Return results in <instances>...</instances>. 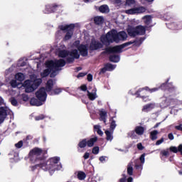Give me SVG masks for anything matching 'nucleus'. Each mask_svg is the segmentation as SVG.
Segmentation results:
<instances>
[{"mask_svg": "<svg viewBox=\"0 0 182 182\" xmlns=\"http://www.w3.org/2000/svg\"><path fill=\"white\" fill-rule=\"evenodd\" d=\"M126 39H127V33L125 31L117 33L116 30H112L107 35H103L100 38L102 43L106 46H109L113 42L119 43L121 41H126Z\"/></svg>", "mask_w": 182, "mask_h": 182, "instance_id": "3", "label": "nucleus"}, {"mask_svg": "<svg viewBox=\"0 0 182 182\" xmlns=\"http://www.w3.org/2000/svg\"><path fill=\"white\" fill-rule=\"evenodd\" d=\"M169 150L172 151L173 153H177L178 151H180L181 154L182 155V144H181L178 148L176 146H171L169 148Z\"/></svg>", "mask_w": 182, "mask_h": 182, "instance_id": "26", "label": "nucleus"}, {"mask_svg": "<svg viewBox=\"0 0 182 182\" xmlns=\"http://www.w3.org/2000/svg\"><path fill=\"white\" fill-rule=\"evenodd\" d=\"M114 3L117 4H122V0H114Z\"/></svg>", "mask_w": 182, "mask_h": 182, "instance_id": "63", "label": "nucleus"}, {"mask_svg": "<svg viewBox=\"0 0 182 182\" xmlns=\"http://www.w3.org/2000/svg\"><path fill=\"white\" fill-rule=\"evenodd\" d=\"M87 146V139H84L78 143V151H81L80 149H85Z\"/></svg>", "mask_w": 182, "mask_h": 182, "instance_id": "25", "label": "nucleus"}, {"mask_svg": "<svg viewBox=\"0 0 182 182\" xmlns=\"http://www.w3.org/2000/svg\"><path fill=\"white\" fill-rule=\"evenodd\" d=\"M10 85L11 87H16L18 85H20V83L18 82V80H12L10 82Z\"/></svg>", "mask_w": 182, "mask_h": 182, "instance_id": "39", "label": "nucleus"}, {"mask_svg": "<svg viewBox=\"0 0 182 182\" xmlns=\"http://www.w3.org/2000/svg\"><path fill=\"white\" fill-rule=\"evenodd\" d=\"M106 71H107V68H106V65H105V68H103L100 70V75L106 73Z\"/></svg>", "mask_w": 182, "mask_h": 182, "instance_id": "52", "label": "nucleus"}, {"mask_svg": "<svg viewBox=\"0 0 182 182\" xmlns=\"http://www.w3.org/2000/svg\"><path fill=\"white\" fill-rule=\"evenodd\" d=\"M46 92L50 96H55L62 93V88L57 87L53 90V80H49L46 84Z\"/></svg>", "mask_w": 182, "mask_h": 182, "instance_id": "11", "label": "nucleus"}, {"mask_svg": "<svg viewBox=\"0 0 182 182\" xmlns=\"http://www.w3.org/2000/svg\"><path fill=\"white\" fill-rule=\"evenodd\" d=\"M103 48V44L99 41L92 39L90 46V49L91 50H97V49H102Z\"/></svg>", "mask_w": 182, "mask_h": 182, "instance_id": "17", "label": "nucleus"}, {"mask_svg": "<svg viewBox=\"0 0 182 182\" xmlns=\"http://www.w3.org/2000/svg\"><path fill=\"white\" fill-rule=\"evenodd\" d=\"M94 22L96 23V25H102V23L105 22V18L103 16H96L94 18Z\"/></svg>", "mask_w": 182, "mask_h": 182, "instance_id": "29", "label": "nucleus"}, {"mask_svg": "<svg viewBox=\"0 0 182 182\" xmlns=\"http://www.w3.org/2000/svg\"><path fill=\"white\" fill-rule=\"evenodd\" d=\"M94 130L95 132H97V134L100 136H103V132H102V129H100V125H95Z\"/></svg>", "mask_w": 182, "mask_h": 182, "instance_id": "38", "label": "nucleus"}, {"mask_svg": "<svg viewBox=\"0 0 182 182\" xmlns=\"http://www.w3.org/2000/svg\"><path fill=\"white\" fill-rule=\"evenodd\" d=\"M92 154H99V147L95 146L92 149Z\"/></svg>", "mask_w": 182, "mask_h": 182, "instance_id": "47", "label": "nucleus"}, {"mask_svg": "<svg viewBox=\"0 0 182 182\" xmlns=\"http://www.w3.org/2000/svg\"><path fill=\"white\" fill-rule=\"evenodd\" d=\"M100 120L104 122V123H106V117L107 116V113L106 112V111H100Z\"/></svg>", "mask_w": 182, "mask_h": 182, "instance_id": "35", "label": "nucleus"}, {"mask_svg": "<svg viewBox=\"0 0 182 182\" xmlns=\"http://www.w3.org/2000/svg\"><path fill=\"white\" fill-rule=\"evenodd\" d=\"M96 141H97V137L91 138L87 140V145L88 146V147H93Z\"/></svg>", "mask_w": 182, "mask_h": 182, "instance_id": "28", "label": "nucleus"}, {"mask_svg": "<svg viewBox=\"0 0 182 182\" xmlns=\"http://www.w3.org/2000/svg\"><path fill=\"white\" fill-rule=\"evenodd\" d=\"M161 154H162V156H168V149L161 151Z\"/></svg>", "mask_w": 182, "mask_h": 182, "instance_id": "50", "label": "nucleus"}, {"mask_svg": "<svg viewBox=\"0 0 182 182\" xmlns=\"http://www.w3.org/2000/svg\"><path fill=\"white\" fill-rule=\"evenodd\" d=\"M116 121H114V119H111V124H110V129L111 130H114V129H116Z\"/></svg>", "mask_w": 182, "mask_h": 182, "instance_id": "42", "label": "nucleus"}, {"mask_svg": "<svg viewBox=\"0 0 182 182\" xmlns=\"http://www.w3.org/2000/svg\"><path fill=\"white\" fill-rule=\"evenodd\" d=\"M175 129H176V130H180V131H181V130H182V124H180L179 125L176 126V127H175Z\"/></svg>", "mask_w": 182, "mask_h": 182, "instance_id": "58", "label": "nucleus"}, {"mask_svg": "<svg viewBox=\"0 0 182 182\" xmlns=\"http://www.w3.org/2000/svg\"><path fill=\"white\" fill-rule=\"evenodd\" d=\"M143 41H144V39L140 38L139 41H134V42L129 41V42L122 44V46L109 47L107 49V52H109V53H122V49H123V48H126V46L133 45V43H134L135 46H140V45H141Z\"/></svg>", "mask_w": 182, "mask_h": 182, "instance_id": "6", "label": "nucleus"}, {"mask_svg": "<svg viewBox=\"0 0 182 182\" xmlns=\"http://www.w3.org/2000/svg\"><path fill=\"white\" fill-rule=\"evenodd\" d=\"M42 83V79L38 78L36 75H31L30 79L25 80L23 82V86L26 88V93L33 92L39 85Z\"/></svg>", "mask_w": 182, "mask_h": 182, "instance_id": "4", "label": "nucleus"}, {"mask_svg": "<svg viewBox=\"0 0 182 182\" xmlns=\"http://www.w3.org/2000/svg\"><path fill=\"white\" fill-rule=\"evenodd\" d=\"M145 157H146V154H143L140 156L139 160H140L141 164H144Z\"/></svg>", "mask_w": 182, "mask_h": 182, "instance_id": "45", "label": "nucleus"}, {"mask_svg": "<svg viewBox=\"0 0 182 182\" xmlns=\"http://www.w3.org/2000/svg\"><path fill=\"white\" fill-rule=\"evenodd\" d=\"M87 79L88 82H92V80H93V75H92V74H88Z\"/></svg>", "mask_w": 182, "mask_h": 182, "instance_id": "53", "label": "nucleus"}, {"mask_svg": "<svg viewBox=\"0 0 182 182\" xmlns=\"http://www.w3.org/2000/svg\"><path fill=\"white\" fill-rule=\"evenodd\" d=\"M58 56L60 58H67L68 62H73L74 59H79L80 55L77 50H73L70 53L66 50H59Z\"/></svg>", "mask_w": 182, "mask_h": 182, "instance_id": "7", "label": "nucleus"}, {"mask_svg": "<svg viewBox=\"0 0 182 182\" xmlns=\"http://www.w3.org/2000/svg\"><path fill=\"white\" fill-rule=\"evenodd\" d=\"M85 76H86V73H80L77 75V78H79V77H85Z\"/></svg>", "mask_w": 182, "mask_h": 182, "instance_id": "57", "label": "nucleus"}, {"mask_svg": "<svg viewBox=\"0 0 182 182\" xmlns=\"http://www.w3.org/2000/svg\"><path fill=\"white\" fill-rule=\"evenodd\" d=\"M108 48H106V50H105L106 53H113L112 55H111L109 56V60L111 62H114V63H117V62H120V57L118 55L114 54L116 53L107 52Z\"/></svg>", "mask_w": 182, "mask_h": 182, "instance_id": "20", "label": "nucleus"}, {"mask_svg": "<svg viewBox=\"0 0 182 182\" xmlns=\"http://www.w3.org/2000/svg\"><path fill=\"white\" fill-rule=\"evenodd\" d=\"M144 130H146V128L141 126H137L135 127V132L138 136H143V134H144Z\"/></svg>", "mask_w": 182, "mask_h": 182, "instance_id": "24", "label": "nucleus"}, {"mask_svg": "<svg viewBox=\"0 0 182 182\" xmlns=\"http://www.w3.org/2000/svg\"><path fill=\"white\" fill-rule=\"evenodd\" d=\"M77 178L78 180L83 181L85 178H86V173L83 171H78L77 172Z\"/></svg>", "mask_w": 182, "mask_h": 182, "instance_id": "31", "label": "nucleus"}, {"mask_svg": "<svg viewBox=\"0 0 182 182\" xmlns=\"http://www.w3.org/2000/svg\"><path fill=\"white\" fill-rule=\"evenodd\" d=\"M36 96L37 99L41 101L43 103L46 102V98L48 97V94L46 93V87L40 88L36 92Z\"/></svg>", "mask_w": 182, "mask_h": 182, "instance_id": "14", "label": "nucleus"}, {"mask_svg": "<svg viewBox=\"0 0 182 182\" xmlns=\"http://www.w3.org/2000/svg\"><path fill=\"white\" fill-rule=\"evenodd\" d=\"M170 97H163L162 98V102L160 103V107L161 109H165V107H168L170 106Z\"/></svg>", "mask_w": 182, "mask_h": 182, "instance_id": "22", "label": "nucleus"}, {"mask_svg": "<svg viewBox=\"0 0 182 182\" xmlns=\"http://www.w3.org/2000/svg\"><path fill=\"white\" fill-rule=\"evenodd\" d=\"M30 105H31V106H42L43 103L36 98H31L30 101Z\"/></svg>", "mask_w": 182, "mask_h": 182, "instance_id": "23", "label": "nucleus"}, {"mask_svg": "<svg viewBox=\"0 0 182 182\" xmlns=\"http://www.w3.org/2000/svg\"><path fill=\"white\" fill-rule=\"evenodd\" d=\"M25 65H26V63L25 61H23V60H20L18 62V66H25Z\"/></svg>", "mask_w": 182, "mask_h": 182, "instance_id": "48", "label": "nucleus"}, {"mask_svg": "<svg viewBox=\"0 0 182 182\" xmlns=\"http://www.w3.org/2000/svg\"><path fill=\"white\" fill-rule=\"evenodd\" d=\"M105 134L107 136V140L112 141L113 140V131H105Z\"/></svg>", "mask_w": 182, "mask_h": 182, "instance_id": "36", "label": "nucleus"}, {"mask_svg": "<svg viewBox=\"0 0 182 182\" xmlns=\"http://www.w3.org/2000/svg\"><path fill=\"white\" fill-rule=\"evenodd\" d=\"M66 65V62L63 60H48L46 62V69L41 73V77H46L50 73V77H55L62 70V68Z\"/></svg>", "mask_w": 182, "mask_h": 182, "instance_id": "2", "label": "nucleus"}, {"mask_svg": "<svg viewBox=\"0 0 182 182\" xmlns=\"http://www.w3.org/2000/svg\"><path fill=\"white\" fill-rule=\"evenodd\" d=\"M168 137L169 140H174V135H173V133L168 134Z\"/></svg>", "mask_w": 182, "mask_h": 182, "instance_id": "56", "label": "nucleus"}, {"mask_svg": "<svg viewBox=\"0 0 182 182\" xmlns=\"http://www.w3.org/2000/svg\"><path fill=\"white\" fill-rule=\"evenodd\" d=\"M144 12H146V9L144 6L133 7L125 11V14H127V15H135L136 14H143Z\"/></svg>", "mask_w": 182, "mask_h": 182, "instance_id": "15", "label": "nucleus"}, {"mask_svg": "<svg viewBox=\"0 0 182 182\" xmlns=\"http://www.w3.org/2000/svg\"><path fill=\"white\" fill-rule=\"evenodd\" d=\"M99 11L102 14H107L109 12V6L107 5H102L100 6Z\"/></svg>", "mask_w": 182, "mask_h": 182, "instance_id": "32", "label": "nucleus"}, {"mask_svg": "<svg viewBox=\"0 0 182 182\" xmlns=\"http://www.w3.org/2000/svg\"><path fill=\"white\" fill-rule=\"evenodd\" d=\"M76 26H77V23L63 24L58 26L60 31H66L67 32L64 37V41L72 39V37L73 36V31Z\"/></svg>", "mask_w": 182, "mask_h": 182, "instance_id": "8", "label": "nucleus"}, {"mask_svg": "<svg viewBox=\"0 0 182 182\" xmlns=\"http://www.w3.org/2000/svg\"><path fill=\"white\" fill-rule=\"evenodd\" d=\"M15 79L18 80V82H23V80H25V75H23V73H18L15 75Z\"/></svg>", "mask_w": 182, "mask_h": 182, "instance_id": "30", "label": "nucleus"}, {"mask_svg": "<svg viewBox=\"0 0 182 182\" xmlns=\"http://www.w3.org/2000/svg\"><path fill=\"white\" fill-rule=\"evenodd\" d=\"M56 8H59V6L55 4H48L46 6V9L43 11L44 14H52L56 11Z\"/></svg>", "mask_w": 182, "mask_h": 182, "instance_id": "18", "label": "nucleus"}, {"mask_svg": "<svg viewBox=\"0 0 182 182\" xmlns=\"http://www.w3.org/2000/svg\"><path fill=\"white\" fill-rule=\"evenodd\" d=\"M166 26L169 29L180 31V29H182V22L178 21V22L167 23Z\"/></svg>", "mask_w": 182, "mask_h": 182, "instance_id": "16", "label": "nucleus"}, {"mask_svg": "<svg viewBox=\"0 0 182 182\" xmlns=\"http://www.w3.org/2000/svg\"><path fill=\"white\" fill-rule=\"evenodd\" d=\"M142 19L146 25H150L151 23V16H145Z\"/></svg>", "mask_w": 182, "mask_h": 182, "instance_id": "33", "label": "nucleus"}, {"mask_svg": "<svg viewBox=\"0 0 182 182\" xmlns=\"http://www.w3.org/2000/svg\"><path fill=\"white\" fill-rule=\"evenodd\" d=\"M90 156V154H89V152H86L84 156H83V158L85 159V160H87V159H89Z\"/></svg>", "mask_w": 182, "mask_h": 182, "instance_id": "55", "label": "nucleus"}, {"mask_svg": "<svg viewBox=\"0 0 182 182\" xmlns=\"http://www.w3.org/2000/svg\"><path fill=\"white\" fill-rule=\"evenodd\" d=\"M127 173L129 174V176H133V166H132V164H129L128 165Z\"/></svg>", "mask_w": 182, "mask_h": 182, "instance_id": "40", "label": "nucleus"}, {"mask_svg": "<svg viewBox=\"0 0 182 182\" xmlns=\"http://www.w3.org/2000/svg\"><path fill=\"white\" fill-rule=\"evenodd\" d=\"M9 113H11V109L6 107L4 99L0 97V124H2V122H5V119H6Z\"/></svg>", "mask_w": 182, "mask_h": 182, "instance_id": "10", "label": "nucleus"}, {"mask_svg": "<svg viewBox=\"0 0 182 182\" xmlns=\"http://www.w3.org/2000/svg\"><path fill=\"white\" fill-rule=\"evenodd\" d=\"M80 89H81V90H82L83 92H86L87 87H86V85H82V86L80 87Z\"/></svg>", "mask_w": 182, "mask_h": 182, "instance_id": "60", "label": "nucleus"}, {"mask_svg": "<svg viewBox=\"0 0 182 182\" xmlns=\"http://www.w3.org/2000/svg\"><path fill=\"white\" fill-rule=\"evenodd\" d=\"M43 119H45V116H43V114L36 116L35 117V120H36L37 122L39 121V120H43Z\"/></svg>", "mask_w": 182, "mask_h": 182, "instance_id": "46", "label": "nucleus"}, {"mask_svg": "<svg viewBox=\"0 0 182 182\" xmlns=\"http://www.w3.org/2000/svg\"><path fill=\"white\" fill-rule=\"evenodd\" d=\"M168 103H169V106H174L177 105V100L169 98Z\"/></svg>", "mask_w": 182, "mask_h": 182, "instance_id": "41", "label": "nucleus"}, {"mask_svg": "<svg viewBox=\"0 0 182 182\" xmlns=\"http://www.w3.org/2000/svg\"><path fill=\"white\" fill-rule=\"evenodd\" d=\"M137 149L138 150H143L144 149V146H143V144H141V143H139L137 144Z\"/></svg>", "mask_w": 182, "mask_h": 182, "instance_id": "54", "label": "nucleus"}, {"mask_svg": "<svg viewBox=\"0 0 182 182\" xmlns=\"http://www.w3.org/2000/svg\"><path fill=\"white\" fill-rule=\"evenodd\" d=\"M11 72H12V68H9V70H6V75H8L9 73H11Z\"/></svg>", "mask_w": 182, "mask_h": 182, "instance_id": "62", "label": "nucleus"}, {"mask_svg": "<svg viewBox=\"0 0 182 182\" xmlns=\"http://www.w3.org/2000/svg\"><path fill=\"white\" fill-rule=\"evenodd\" d=\"M146 26H129L127 28V32L129 36L131 38H135V36H141L143 35H146Z\"/></svg>", "mask_w": 182, "mask_h": 182, "instance_id": "5", "label": "nucleus"}, {"mask_svg": "<svg viewBox=\"0 0 182 182\" xmlns=\"http://www.w3.org/2000/svg\"><path fill=\"white\" fill-rule=\"evenodd\" d=\"M164 142V138H161V139L156 141V146H160L162 143Z\"/></svg>", "mask_w": 182, "mask_h": 182, "instance_id": "49", "label": "nucleus"}, {"mask_svg": "<svg viewBox=\"0 0 182 182\" xmlns=\"http://www.w3.org/2000/svg\"><path fill=\"white\" fill-rule=\"evenodd\" d=\"M22 146H23V141H19L18 143L15 144V146L16 147V149H21Z\"/></svg>", "mask_w": 182, "mask_h": 182, "instance_id": "44", "label": "nucleus"}, {"mask_svg": "<svg viewBox=\"0 0 182 182\" xmlns=\"http://www.w3.org/2000/svg\"><path fill=\"white\" fill-rule=\"evenodd\" d=\"M171 114H173L174 116H176V114H177V110L172 109L171 110Z\"/></svg>", "mask_w": 182, "mask_h": 182, "instance_id": "59", "label": "nucleus"}, {"mask_svg": "<svg viewBox=\"0 0 182 182\" xmlns=\"http://www.w3.org/2000/svg\"><path fill=\"white\" fill-rule=\"evenodd\" d=\"M105 68L107 70H108L109 72H112V70H114V69H116V65L111 63H107L105 65Z\"/></svg>", "mask_w": 182, "mask_h": 182, "instance_id": "37", "label": "nucleus"}, {"mask_svg": "<svg viewBox=\"0 0 182 182\" xmlns=\"http://www.w3.org/2000/svg\"><path fill=\"white\" fill-rule=\"evenodd\" d=\"M46 154V151H43L41 148H34L30 151L29 157L32 163H37L36 166L31 167L32 171H35L36 168L40 167L44 171H48L52 175L56 170L62 168V164L59 163L60 161V157L55 156L45 162Z\"/></svg>", "mask_w": 182, "mask_h": 182, "instance_id": "1", "label": "nucleus"}, {"mask_svg": "<svg viewBox=\"0 0 182 182\" xmlns=\"http://www.w3.org/2000/svg\"><path fill=\"white\" fill-rule=\"evenodd\" d=\"M137 2L136 0H126L125 1V6H129V8H134L136 6V4Z\"/></svg>", "mask_w": 182, "mask_h": 182, "instance_id": "27", "label": "nucleus"}, {"mask_svg": "<svg viewBox=\"0 0 182 182\" xmlns=\"http://www.w3.org/2000/svg\"><path fill=\"white\" fill-rule=\"evenodd\" d=\"M107 159V156H100L99 160L100 161H101V163H105Z\"/></svg>", "mask_w": 182, "mask_h": 182, "instance_id": "51", "label": "nucleus"}, {"mask_svg": "<svg viewBox=\"0 0 182 182\" xmlns=\"http://www.w3.org/2000/svg\"><path fill=\"white\" fill-rule=\"evenodd\" d=\"M160 89L159 87H154L152 89H149L148 87L144 88H140L137 92L136 95L139 97H141L144 102H150V99L149 97L145 96L144 95H147V93H154V92H157Z\"/></svg>", "mask_w": 182, "mask_h": 182, "instance_id": "9", "label": "nucleus"}, {"mask_svg": "<svg viewBox=\"0 0 182 182\" xmlns=\"http://www.w3.org/2000/svg\"><path fill=\"white\" fill-rule=\"evenodd\" d=\"M10 102L13 106H17L18 105V101L14 97H11L10 100Z\"/></svg>", "mask_w": 182, "mask_h": 182, "instance_id": "43", "label": "nucleus"}, {"mask_svg": "<svg viewBox=\"0 0 182 182\" xmlns=\"http://www.w3.org/2000/svg\"><path fill=\"white\" fill-rule=\"evenodd\" d=\"M156 107H157V105H156V103L152 102V103L146 104L144 105L142 108V112L147 113L149 112H151V110H153V109H156Z\"/></svg>", "mask_w": 182, "mask_h": 182, "instance_id": "19", "label": "nucleus"}, {"mask_svg": "<svg viewBox=\"0 0 182 182\" xmlns=\"http://www.w3.org/2000/svg\"><path fill=\"white\" fill-rule=\"evenodd\" d=\"M170 78H168L166 81V82L163 83L159 87L162 90H166V93H168V95H176V90L177 88L174 85H173V82H169Z\"/></svg>", "mask_w": 182, "mask_h": 182, "instance_id": "12", "label": "nucleus"}, {"mask_svg": "<svg viewBox=\"0 0 182 182\" xmlns=\"http://www.w3.org/2000/svg\"><path fill=\"white\" fill-rule=\"evenodd\" d=\"M96 92H97V90L96 88H94L92 90V92H90L89 90L87 91V96L88 97L90 100L93 101L97 99V93H96Z\"/></svg>", "mask_w": 182, "mask_h": 182, "instance_id": "21", "label": "nucleus"}, {"mask_svg": "<svg viewBox=\"0 0 182 182\" xmlns=\"http://www.w3.org/2000/svg\"><path fill=\"white\" fill-rule=\"evenodd\" d=\"M157 134H159V131H157V130L151 132V133H150L151 140H157Z\"/></svg>", "mask_w": 182, "mask_h": 182, "instance_id": "34", "label": "nucleus"}, {"mask_svg": "<svg viewBox=\"0 0 182 182\" xmlns=\"http://www.w3.org/2000/svg\"><path fill=\"white\" fill-rule=\"evenodd\" d=\"M28 95H23V100H24V102L28 101Z\"/></svg>", "mask_w": 182, "mask_h": 182, "instance_id": "61", "label": "nucleus"}, {"mask_svg": "<svg viewBox=\"0 0 182 182\" xmlns=\"http://www.w3.org/2000/svg\"><path fill=\"white\" fill-rule=\"evenodd\" d=\"M127 182H133V178L132 177L128 178Z\"/></svg>", "mask_w": 182, "mask_h": 182, "instance_id": "64", "label": "nucleus"}, {"mask_svg": "<svg viewBox=\"0 0 182 182\" xmlns=\"http://www.w3.org/2000/svg\"><path fill=\"white\" fill-rule=\"evenodd\" d=\"M73 48H77L81 56H87V46L82 44L80 45V41H76L73 44Z\"/></svg>", "mask_w": 182, "mask_h": 182, "instance_id": "13", "label": "nucleus"}]
</instances>
